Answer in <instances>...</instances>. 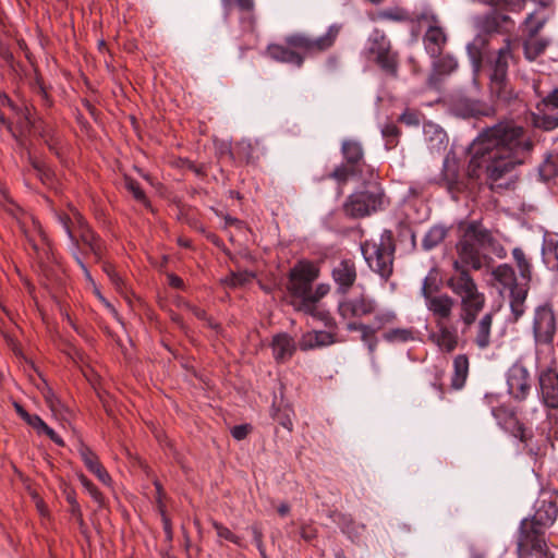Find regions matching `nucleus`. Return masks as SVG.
Wrapping results in <instances>:
<instances>
[{
	"label": "nucleus",
	"instance_id": "obj_2",
	"mask_svg": "<svg viewBox=\"0 0 558 558\" xmlns=\"http://www.w3.org/2000/svg\"><path fill=\"white\" fill-rule=\"evenodd\" d=\"M319 275L320 269L317 264L307 259L299 260L289 271L287 290L296 311L322 320L325 326L335 327L336 322L329 312L318 307V302L330 291L328 283L313 287Z\"/></svg>",
	"mask_w": 558,
	"mask_h": 558
},
{
	"label": "nucleus",
	"instance_id": "obj_6",
	"mask_svg": "<svg viewBox=\"0 0 558 558\" xmlns=\"http://www.w3.org/2000/svg\"><path fill=\"white\" fill-rule=\"evenodd\" d=\"M496 244V239L492 232L484 228L481 221L469 222L463 229V233L456 244L458 259L463 268L470 266L474 270L483 267L480 247Z\"/></svg>",
	"mask_w": 558,
	"mask_h": 558
},
{
	"label": "nucleus",
	"instance_id": "obj_51",
	"mask_svg": "<svg viewBox=\"0 0 558 558\" xmlns=\"http://www.w3.org/2000/svg\"><path fill=\"white\" fill-rule=\"evenodd\" d=\"M376 329L367 325V329H362L361 332V339L363 342H365L368 347V350L371 352H374L377 345V341L375 339Z\"/></svg>",
	"mask_w": 558,
	"mask_h": 558
},
{
	"label": "nucleus",
	"instance_id": "obj_9",
	"mask_svg": "<svg viewBox=\"0 0 558 558\" xmlns=\"http://www.w3.org/2000/svg\"><path fill=\"white\" fill-rule=\"evenodd\" d=\"M513 59L511 41L506 39L505 45L497 51L490 53L486 60V65L489 71L490 93L504 102H510L517 98V94L508 81V68Z\"/></svg>",
	"mask_w": 558,
	"mask_h": 558
},
{
	"label": "nucleus",
	"instance_id": "obj_50",
	"mask_svg": "<svg viewBox=\"0 0 558 558\" xmlns=\"http://www.w3.org/2000/svg\"><path fill=\"white\" fill-rule=\"evenodd\" d=\"M291 410L286 409L283 411L278 410L277 413L274 415V418L286 429L289 432H292L293 429V422L291 417Z\"/></svg>",
	"mask_w": 558,
	"mask_h": 558
},
{
	"label": "nucleus",
	"instance_id": "obj_32",
	"mask_svg": "<svg viewBox=\"0 0 558 558\" xmlns=\"http://www.w3.org/2000/svg\"><path fill=\"white\" fill-rule=\"evenodd\" d=\"M433 62V71L436 75H449L457 71L458 61L452 54H444L435 58Z\"/></svg>",
	"mask_w": 558,
	"mask_h": 558
},
{
	"label": "nucleus",
	"instance_id": "obj_42",
	"mask_svg": "<svg viewBox=\"0 0 558 558\" xmlns=\"http://www.w3.org/2000/svg\"><path fill=\"white\" fill-rule=\"evenodd\" d=\"M124 186L137 202H140L144 205L149 204L145 192L142 190L140 183L136 180H134L131 177H125L124 178Z\"/></svg>",
	"mask_w": 558,
	"mask_h": 558
},
{
	"label": "nucleus",
	"instance_id": "obj_25",
	"mask_svg": "<svg viewBox=\"0 0 558 558\" xmlns=\"http://www.w3.org/2000/svg\"><path fill=\"white\" fill-rule=\"evenodd\" d=\"M341 153L347 165L351 166L355 170H360L361 166H364V151L361 143L355 140H345L342 142Z\"/></svg>",
	"mask_w": 558,
	"mask_h": 558
},
{
	"label": "nucleus",
	"instance_id": "obj_33",
	"mask_svg": "<svg viewBox=\"0 0 558 558\" xmlns=\"http://www.w3.org/2000/svg\"><path fill=\"white\" fill-rule=\"evenodd\" d=\"M513 259L519 269L520 276L522 279L530 281L532 278V266L526 258L524 252L520 247H514L512 251Z\"/></svg>",
	"mask_w": 558,
	"mask_h": 558
},
{
	"label": "nucleus",
	"instance_id": "obj_61",
	"mask_svg": "<svg viewBox=\"0 0 558 558\" xmlns=\"http://www.w3.org/2000/svg\"><path fill=\"white\" fill-rule=\"evenodd\" d=\"M104 271L108 275V277L110 278V280L113 284H116L117 287L121 286L122 279L116 272L114 267L111 264H105Z\"/></svg>",
	"mask_w": 558,
	"mask_h": 558
},
{
	"label": "nucleus",
	"instance_id": "obj_53",
	"mask_svg": "<svg viewBox=\"0 0 558 558\" xmlns=\"http://www.w3.org/2000/svg\"><path fill=\"white\" fill-rule=\"evenodd\" d=\"M399 121L409 126H416L420 124V114L416 110L405 109L399 117Z\"/></svg>",
	"mask_w": 558,
	"mask_h": 558
},
{
	"label": "nucleus",
	"instance_id": "obj_62",
	"mask_svg": "<svg viewBox=\"0 0 558 558\" xmlns=\"http://www.w3.org/2000/svg\"><path fill=\"white\" fill-rule=\"evenodd\" d=\"M154 485L156 487V502H157L159 511H162L165 509V505L162 502L165 493H163L161 484L158 481H155Z\"/></svg>",
	"mask_w": 558,
	"mask_h": 558
},
{
	"label": "nucleus",
	"instance_id": "obj_40",
	"mask_svg": "<svg viewBox=\"0 0 558 558\" xmlns=\"http://www.w3.org/2000/svg\"><path fill=\"white\" fill-rule=\"evenodd\" d=\"M82 461L89 472L95 471L101 465L98 456L87 446L82 445L78 449Z\"/></svg>",
	"mask_w": 558,
	"mask_h": 558
},
{
	"label": "nucleus",
	"instance_id": "obj_8",
	"mask_svg": "<svg viewBox=\"0 0 558 558\" xmlns=\"http://www.w3.org/2000/svg\"><path fill=\"white\" fill-rule=\"evenodd\" d=\"M361 252L367 266L387 281L393 272L396 243L391 230H384L378 239L361 243Z\"/></svg>",
	"mask_w": 558,
	"mask_h": 558
},
{
	"label": "nucleus",
	"instance_id": "obj_55",
	"mask_svg": "<svg viewBox=\"0 0 558 558\" xmlns=\"http://www.w3.org/2000/svg\"><path fill=\"white\" fill-rule=\"evenodd\" d=\"M71 254L72 256L74 257L75 262L77 263V265L80 266V268L82 269L85 278L87 281H89L90 283H94V280H93V277L87 268V266L85 265V263L83 262V259L81 258V255L78 254V248L77 246H73L71 248Z\"/></svg>",
	"mask_w": 558,
	"mask_h": 558
},
{
	"label": "nucleus",
	"instance_id": "obj_20",
	"mask_svg": "<svg viewBox=\"0 0 558 558\" xmlns=\"http://www.w3.org/2000/svg\"><path fill=\"white\" fill-rule=\"evenodd\" d=\"M453 111L457 116L463 118L490 116L494 113L493 108L482 104L476 99L466 97H458L452 104Z\"/></svg>",
	"mask_w": 558,
	"mask_h": 558
},
{
	"label": "nucleus",
	"instance_id": "obj_35",
	"mask_svg": "<svg viewBox=\"0 0 558 558\" xmlns=\"http://www.w3.org/2000/svg\"><path fill=\"white\" fill-rule=\"evenodd\" d=\"M493 276L502 286H514L515 274L513 268L508 264L497 266L493 271Z\"/></svg>",
	"mask_w": 558,
	"mask_h": 558
},
{
	"label": "nucleus",
	"instance_id": "obj_12",
	"mask_svg": "<svg viewBox=\"0 0 558 558\" xmlns=\"http://www.w3.org/2000/svg\"><path fill=\"white\" fill-rule=\"evenodd\" d=\"M558 506L554 500H538L531 518L521 521L518 537H522V546L531 544V537H545V531L557 520Z\"/></svg>",
	"mask_w": 558,
	"mask_h": 558
},
{
	"label": "nucleus",
	"instance_id": "obj_37",
	"mask_svg": "<svg viewBox=\"0 0 558 558\" xmlns=\"http://www.w3.org/2000/svg\"><path fill=\"white\" fill-rule=\"evenodd\" d=\"M548 43L545 39L542 38H535L532 40H529L524 44V54L526 59L529 60H535L538 56H541Z\"/></svg>",
	"mask_w": 558,
	"mask_h": 558
},
{
	"label": "nucleus",
	"instance_id": "obj_17",
	"mask_svg": "<svg viewBox=\"0 0 558 558\" xmlns=\"http://www.w3.org/2000/svg\"><path fill=\"white\" fill-rule=\"evenodd\" d=\"M331 278L337 286V291L341 294H347L357 279L355 262L351 258L341 259L333 266Z\"/></svg>",
	"mask_w": 558,
	"mask_h": 558
},
{
	"label": "nucleus",
	"instance_id": "obj_52",
	"mask_svg": "<svg viewBox=\"0 0 558 558\" xmlns=\"http://www.w3.org/2000/svg\"><path fill=\"white\" fill-rule=\"evenodd\" d=\"M396 320V314L393 312L378 313L374 317L375 329L379 330L386 325H389Z\"/></svg>",
	"mask_w": 558,
	"mask_h": 558
},
{
	"label": "nucleus",
	"instance_id": "obj_54",
	"mask_svg": "<svg viewBox=\"0 0 558 558\" xmlns=\"http://www.w3.org/2000/svg\"><path fill=\"white\" fill-rule=\"evenodd\" d=\"M182 167L192 171L195 175L199 178H205L207 175L206 167L204 165H196L195 162L189 159L182 160Z\"/></svg>",
	"mask_w": 558,
	"mask_h": 558
},
{
	"label": "nucleus",
	"instance_id": "obj_43",
	"mask_svg": "<svg viewBox=\"0 0 558 558\" xmlns=\"http://www.w3.org/2000/svg\"><path fill=\"white\" fill-rule=\"evenodd\" d=\"M378 19L384 21L404 22L409 20V14L401 8H389L378 13Z\"/></svg>",
	"mask_w": 558,
	"mask_h": 558
},
{
	"label": "nucleus",
	"instance_id": "obj_19",
	"mask_svg": "<svg viewBox=\"0 0 558 558\" xmlns=\"http://www.w3.org/2000/svg\"><path fill=\"white\" fill-rule=\"evenodd\" d=\"M447 41V34L439 25H430L423 35L424 49L432 58L442 54Z\"/></svg>",
	"mask_w": 558,
	"mask_h": 558
},
{
	"label": "nucleus",
	"instance_id": "obj_41",
	"mask_svg": "<svg viewBox=\"0 0 558 558\" xmlns=\"http://www.w3.org/2000/svg\"><path fill=\"white\" fill-rule=\"evenodd\" d=\"M399 128L393 123H387L383 130L381 135L385 138V144L387 149H392L398 144V138L400 136Z\"/></svg>",
	"mask_w": 558,
	"mask_h": 558
},
{
	"label": "nucleus",
	"instance_id": "obj_58",
	"mask_svg": "<svg viewBox=\"0 0 558 558\" xmlns=\"http://www.w3.org/2000/svg\"><path fill=\"white\" fill-rule=\"evenodd\" d=\"M41 434L47 435L56 445L60 447L64 446L63 439L47 424H45V426L40 429V435Z\"/></svg>",
	"mask_w": 558,
	"mask_h": 558
},
{
	"label": "nucleus",
	"instance_id": "obj_4",
	"mask_svg": "<svg viewBox=\"0 0 558 558\" xmlns=\"http://www.w3.org/2000/svg\"><path fill=\"white\" fill-rule=\"evenodd\" d=\"M452 267L454 274L447 279L446 286L459 299V320L464 333L476 323L485 307L486 298L466 268L459 262H453Z\"/></svg>",
	"mask_w": 558,
	"mask_h": 558
},
{
	"label": "nucleus",
	"instance_id": "obj_10",
	"mask_svg": "<svg viewBox=\"0 0 558 558\" xmlns=\"http://www.w3.org/2000/svg\"><path fill=\"white\" fill-rule=\"evenodd\" d=\"M421 295L434 323L451 320L457 305L454 298L441 291V278L437 268H432L422 281Z\"/></svg>",
	"mask_w": 558,
	"mask_h": 558
},
{
	"label": "nucleus",
	"instance_id": "obj_22",
	"mask_svg": "<svg viewBox=\"0 0 558 558\" xmlns=\"http://www.w3.org/2000/svg\"><path fill=\"white\" fill-rule=\"evenodd\" d=\"M271 349L276 362L284 363L293 356L296 344L290 335L281 332L272 337Z\"/></svg>",
	"mask_w": 558,
	"mask_h": 558
},
{
	"label": "nucleus",
	"instance_id": "obj_45",
	"mask_svg": "<svg viewBox=\"0 0 558 558\" xmlns=\"http://www.w3.org/2000/svg\"><path fill=\"white\" fill-rule=\"evenodd\" d=\"M31 165L35 171L36 177L46 185H51L53 182V173L43 162L38 160H31Z\"/></svg>",
	"mask_w": 558,
	"mask_h": 558
},
{
	"label": "nucleus",
	"instance_id": "obj_57",
	"mask_svg": "<svg viewBox=\"0 0 558 558\" xmlns=\"http://www.w3.org/2000/svg\"><path fill=\"white\" fill-rule=\"evenodd\" d=\"M250 430H251V427L247 424L235 425L231 429V435L234 439L242 440L248 435Z\"/></svg>",
	"mask_w": 558,
	"mask_h": 558
},
{
	"label": "nucleus",
	"instance_id": "obj_3",
	"mask_svg": "<svg viewBox=\"0 0 558 558\" xmlns=\"http://www.w3.org/2000/svg\"><path fill=\"white\" fill-rule=\"evenodd\" d=\"M341 26L332 24L327 32L319 37H308L302 34H294L286 38V46L279 44L269 45L268 54L277 61L302 66L304 56H314L329 50L336 43Z\"/></svg>",
	"mask_w": 558,
	"mask_h": 558
},
{
	"label": "nucleus",
	"instance_id": "obj_60",
	"mask_svg": "<svg viewBox=\"0 0 558 558\" xmlns=\"http://www.w3.org/2000/svg\"><path fill=\"white\" fill-rule=\"evenodd\" d=\"M25 423L32 426L37 434L40 435V429L45 426V422L38 416L37 414H29L28 417L25 420Z\"/></svg>",
	"mask_w": 558,
	"mask_h": 558
},
{
	"label": "nucleus",
	"instance_id": "obj_64",
	"mask_svg": "<svg viewBox=\"0 0 558 558\" xmlns=\"http://www.w3.org/2000/svg\"><path fill=\"white\" fill-rule=\"evenodd\" d=\"M70 513L75 518L81 526L84 525V519L80 504L70 507Z\"/></svg>",
	"mask_w": 558,
	"mask_h": 558
},
{
	"label": "nucleus",
	"instance_id": "obj_18",
	"mask_svg": "<svg viewBox=\"0 0 558 558\" xmlns=\"http://www.w3.org/2000/svg\"><path fill=\"white\" fill-rule=\"evenodd\" d=\"M449 323L450 320L435 322L436 330L429 335V340L446 353L454 351L459 344L458 330Z\"/></svg>",
	"mask_w": 558,
	"mask_h": 558
},
{
	"label": "nucleus",
	"instance_id": "obj_56",
	"mask_svg": "<svg viewBox=\"0 0 558 558\" xmlns=\"http://www.w3.org/2000/svg\"><path fill=\"white\" fill-rule=\"evenodd\" d=\"M90 473L94 474L98 478V481L101 482L104 485H111L112 478L102 464Z\"/></svg>",
	"mask_w": 558,
	"mask_h": 558
},
{
	"label": "nucleus",
	"instance_id": "obj_21",
	"mask_svg": "<svg viewBox=\"0 0 558 558\" xmlns=\"http://www.w3.org/2000/svg\"><path fill=\"white\" fill-rule=\"evenodd\" d=\"M329 328L328 331L324 330H313L306 332L300 342V348L304 351L312 350L315 348H322L327 347L330 344L336 343L338 340L336 338L335 329L337 328V325L333 326H326Z\"/></svg>",
	"mask_w": 558,
	"mask_h": 558
},
{
	"label": "nucleus",
	"instance_id": "obj_31",
	"mask_svg": "<svg viewBox=\"0 0 558 558\" xmlns=\"http://www.w3.org/2000/svg\"><path fill=\"white\" fill-rule=\"evenodd\" d=\"M377 65L389 76L397 77L399 69V56L395 51H389L375 58Z\"/></svg>",
	"mask_w": 558,
	"mask_h": 558
},
{
	"label": "nucleus",
	"instance_id": "obj_39",
	"mask_svg": "<svg viewBox=\"0 0 558 558\" xmlns=\"http://www.w3.org/2000/svg\"><path fill=\"white\" fill-rule=\"evenodd\" d=\"M78 481L82 486L86 489L89 496L93 498L95 502L98 504L99 507L105 505V497L101 492L95 486V484L83 473L77 474Z\"/></svg>",
	"mask_w": 558,
	"mask_h": 558
},
{
	"label": "nucleus",
	"instance_id": "obj_49",
	"mask_svg": "<svg viewBox=\"0 0 558 558\" xmlns=\"http://www.w3.org/2000/svg\"><path fill=\"white\" fill-rule=\"evenodd\" d=\"M32 88H33L34 94L40 99V101L44 106L50 107L52 105L50 96L44 85L43 80L39 76H37L35 78V82H34Z\"/></svg>",
	"mask_w": 558,
	"mask_h": 558
},
{
	"label": "nucleus",
	"instance_id": "obj_24",
	"mask_svg": "<svg viewBox=\"0 0 558 558\" xmlns=\"http://www.w3.org/2000/svg\"><path fill=\"white\" fill-rule=\"evenodd\" d=\"M492 327L493 313L484 314L475 324L473 342L480 350H485L490 345Z\"/></svg>",
	"mask_w": 558,
	"mask_h": 558
},
{
	"label": "nucleus",
	"instance_id": "obj_47",
	"mask_svg": "<svg viewBox=\"0 0 558 558\" xmlns=\"http://www.w3.org/2000/svg\"><path fill=\"white\" fill-rule=\"evenodd\" d=\"M40 137L44 140L48 148L53 151L57 156L60 155L59 153V144H60V137L56 134V132L51 128H45L40 132Z\"/></svg>",
	"mask_w": 558,
	"mask_h": 558
},
{
	"label": "nucleus",
	"instance_id": "obj_28",
	"mask_svg": "<svg viewBox=\"0 0 558 558\" xmlns=\"http://www.w3.org/2000/svg\"><path fill=\"white\" fill-rule=\"evenodd\" d=\"M391 51V43L380 31H374L368 38V52L375 58Z\"/></svg>",
	"mask_w": 558,
	"mask_h": 558
},
{
	"label": "nucleus",
	"instance_id": "obj_46",
	"mask_svg": "<svg viewBox=\"0 0 558 558\" xmlns=\"http://www.w3.org/2000/svg\"><path fill=\"white\" fill-rule=\"evenodd\" d=\"M40 137L44 140L48 148L53 151L57 156L60 155L59 153V144H60V137L56 134V132L51 128H45L40 132Z\"/></svg>",
	"mask_w": 558,
	"mask_h": 558
},
{
	"label": "nucleus",
	"instance_id": "obj_11",
	"mask_svg": "<svg viewBox=\"0 0 558 558\" xmlns=\"http://www.w3.org/2000/svg\"><path fill=\"white\" fill-rule=\"evenodd\" d=\"M531 330L536 354L539 353L541 348H546L554 357L555 338L558 331V319L554 307L549 302L537 305L534 308Z\"/></svg>",
	"mask_w": 558,
	"mask_h": 558
},
{
	"label": "nucleus",
	"instance_id": "obj_30",
	"mask_svg": "<svg viewBox=\"0 0 558 558\" xmlns=\"http://www.w3.org/2000/svg\"><path fill=\"white\" fill-rule=\"evenodd\" d=\"M414 328H392L384 332L383 338L388 343H405L416 339Z\"/></svg>",
	"mask_w": 558,
	"mask_h": 558
},
{
	"label": "nucleus",
	"instance_id": "obj_1",
	"mask_svg": "<svg viewBox=\"0 0 558 558\" xmlns=\"http://www.w3.org/2000/svg\"><path fill=\"white\" fill-rule=\"evenodd\" d=\"M531 149L532 143L522 126L511 121L499 122L485 129L471 145L468 174L477 179L485 172L489 180L497 181L521 165Z\"/></svg>",
	"mask_w": 558,
	"mask_h": 558
},
{
	"label": "nucleus",
	"instance_id": "obj_5",
	"mask_svg": "<svg viewBox=\"0 0 558 558\" xmlns=\"http://www.w3.org/2000/svg\"><path fill=\"white\" fill-rule=\"evenodd\" d=\"M53 215L70 240V252L74 245L80 250V242H82L89 248L96 262L101 260L105 248L104 243L76 207L70 205L66 211L54 210Z\"/></svg>",
	"mask_w": 558,
	"mask_h": 558
},
{
	"label": "nucleus",
	"instance_id": "obj_7",
	"mask_svg": "<svg viewBox=\"0 0 558 558\" xmlns=\"http://www.w3.org/2000/svg\"><path fill=\"white\" fill-rule=\"evenodd\" d=\"M390 204L384 187L378 182H369L362 190L348 195L342 211L351 219H362L385 210Z\"/></svg>",
	"mask_w": 558,
	"mask_h": 558
},
{
	"label": "nucleus",
	"instance_id": "obj_36",
	"mask_svg": "<svg viewBox=\"0 0 558 558\" xmlns=\"http://www.w3.org/2000/svg\"><path fill=\"white\" fill-rule=\"evenodd\" d=\"M447 235V231L442 227L435 226L428 230L423 239V245L425 248H433L441 243Z\"/></svg>",
	"mask_w": 558,
	"mask_h": 558
},
{
	"label": "nucleus",
	"instance_id": "obj_27",
	"mask_svg": "<svg viewBox=\"0 0 558 558\" xmlns=\"http://www.w3.org/2000/svg\"><path fill=\"white\" fill-rule=\"evenodd\" d=\"M469 374V357L465 354H459L453 360V374L451 386L454 389H461Z\"/></svg>",
	"mask_w": 558,
	"mask_h": 558
},
{
	"label": "nucleus",
	"instance_id": "obj_16",
	"mask_svg": "<svg viewBox=\"0 0 558 558\" xmlns=\"http://www.w3.org/2000/svg\"><path fill=\"white\" fill-rule=\"evenodd\" d=\"M376 301L365 293L344 299L338 304V314L342 319L363 318L375 314Z\"/></svg>",
	"mask_w": 558,
	"mask_h": 558
},
{
	"label": "nucleus",
	"instance_id": "obj_15",
	"mask_svg": "<svg viewBox=\"0 0 558 558\" xmlns=\"http://www.w3.org/2000/svg\"><path fill=\"white\" fill-rule=\"evenodd\" d=\"M507 392L515 402H523L532 391L529 369L521 363H514L507 372Z\"/></svg>",
	"mask_w": 558,
	"mask_h": 558
},
{
	"label": "nucleus",
	"instance_id": "obj_59",
	"mask_svg": "<svg viewBox=\"0 0 558 558\" xmlns=\"http://www.w3.org/2000/svg\"><path fill=\"white\" fill-rule=\"evenodd\" d=\"M542 105L558 109V88L553 89L546 97H544Z\"/></svg>",
	"mask_w": 558,
	"mask_h": 558
},
{
	"label": "nucleus",
	"instance_id": "obj_44",
	"mask_svg": "<svg viewBox=\"0 0 558 558\" xmlns=\"http://www.w3.org/2000/svg\"><path fill=\"white\" fill-rule=\"evenodd\" d=\"M357 170L349 165L337 166L332 172L328 174V178L335 179L340 185L345 184L349 178L355 174Z\"/></svg>",
	"mask_w": 558,
	"mask_h": 558
},
{
	"label": "nucleus",
	"instance_id": "obj_29",
	"mask_svg": "<svg viewBox=\"0 0 558 558\" xmlns=\"http://www.w3.org/2000/svg\"><path fill=\"white\" fill-rule=\"evenodd\" d=\"M222 4L226 10H228L232 2L235 3L238 9L245 14L243 17V23L246 24V27L250 29H253L255 24V17H254V9H255V2L254 0H221Z\"/></svg>",
	"mask_w": 558,
	"mask_h": 558
},
{
	"label": "nucleus",
	"instance_id": "obj_13",
	"mask_svg": "<svg viewBox=\"0 0 558 558\" xmlns=\"http://www.w3.org/2000/svg\"><path fill=\"white\" fill-rule=\"evenodd\" d=\"M492 414L497 421V424L506 432L510 433L513 437L518 438L529 452L538 454L541 449H534L531 446L532 434L529 433L522 422L518 418L515 412L507 405H499L492 409Z\"/></svg>",
	"mask_w": 558,
	"mask_h": 558
},
{
	"label": "nucleus",
	"instance_id": "obj_48",
	"mask_svg": "<svg viewBox=\"0 0 558 558\" xmlns=\"http://www.w3.org/2000/svg\"><path fill=\"white\" fill-rule=\"evenodd\" d=\"M213 526L220 538L229 541L238 546H242L241 538L234 533H232L230 529H228L227 526L217 521L213 522Z\"/></svg>",
	"mask_w": 558,
	"mask_h": 558
},
{
	"label": "nucleus",
	"instance_id": "obj_38",
	"mask_svg": "<svg viewBox=\"0 0 558 558\" xmlns=\"http://www.w3.org/2000/svg\"><path fill=\"white\" fill-rule=\"evenodd\" d=\"M255 278V274L248 270L231 272L223 279V283L235 288L251 282Z\"/></svg>",
	"mask_w": 558,
	"mask_h": 558
},
{
	"label": "nucleus",
	"instance_id": "obj_23",
	"mask_svg": "<svg viewBox=\"0 0 558 558\" xmlns=\"http://www.w3.org/2000/svg\"><path fill=\"white\" fill-rule=\"evenodd\" d=\"M522 537L517 541V554L520 558L536 554L537 558H555V555L549 550L545 537H531V544L522 546Z\"/></svg>",
	"mask_w": 558,
	"mask_h": 558
},
{
	"label": "nucleus",
	"instance_id": "obj_26",
	"mask_svg": "<svg viewBox=\"0 0 558 558\" xmlns=\"http://www.w3.org/2000/svg\"><path fill=\"white\" fill-rule=\"evenodd\" d=\"M529 289L514 284L510 290V308L513 322H518L525 313V301Z\"/></svg>",
	"mask_w": 558,
	"mask_h": 558
},
{
	"label": "nucleus",
	"instance_id": "obj_34",
	"mask_svg": "<svg viewBox=\"0 0 558 558\" xmlns=\"http://www.w3.org/2000/svg\"><path fill=\"white\" fill-rule=\"evenodd\" d=\"M541 106L542 102L537 106L539 113L533 114V124L545 131H551L558 128V114L543 113L541 112Z\"/></svg>",
	"mask_w": 558,
	"mask_h": 558
},
{
	"label": "nucleus",
	"instance_id": "obj_63",
	"mask_svg": "<svg viewBox=\"0 0 558 558\" xmlns=\"http://www.w3.org/2000/svg\"><path fill=\"white\" fill-rule=\"evenodd\" d=\"M468 51L475 64V68L478 69L481 63V51L473 44L468 45Z\"/></svg>",
	"mask_w": 558,
	"mask_h": 558
},
{
	"label": "nucleus",
	"instance_id": "obj_14",
	"mask_svg": "<svg viewBox=\"0 0 558 558\" xmlns=\"http://www.w3.org/2000/svg\"><path fill=\"white\" fill-rule=\"evenodd\" d=\"M537 390L541 402L549 410H558V368L554 356L537 372Z\"/></svg>",
	"mask_w": 558,
	"mask_h": 558
}]
</instances>
